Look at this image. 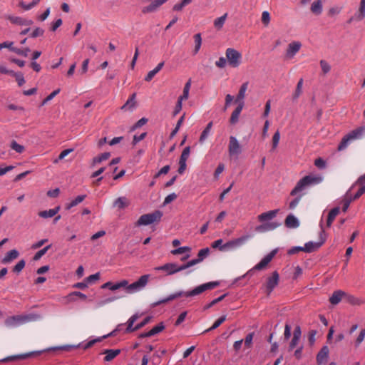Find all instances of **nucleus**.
Wrapping results in <instances>:
<instances>
[{"instance_id": "obj_1", "label": "nucleus", "mask_w": 365, "mask_h": 365, "mask_svg": "<svg viewBox=\"0 0 365 365\" xmlns=\"http://www.w3.org/2000/svg\"><path fill=\"white\" fill-rule=\"evenodd\" d=\"M150 278L149 274H144L141 276L138 280L129 284L128 281L123 279L116 283L107 282L101 286V289H108L111 291H115L120 288H124L128 294H133L142 290L148 284Z\"/></svg>"}, {"instance_id": "obj_2", "label": "nucleus", "mask_w": 365, "mask_h": 365, "mask_svg": "<svg viewBox=\"0 0 365 365\" xmlns=\"http://www.w3.org/2000/svg\"><path fill=\"white\" fill-rule=\"evenodd\" d=\"M219 284H220L219 282H210L207 283L200 284V285L195 287L193 289H192L190 291H187V292L180 291V292H175L174 294L169 295L168 297H166L165 299H163L160 301L155 302L153 304V306L155 307V306H158L161 304L167 303L170 301L174 300V299H175L180 297H182V296H185L187 297H194V296L200 294L207 290L212 289L215 288L216 287H217Z\"/></svg>"}, {"instance_id": "obj_3", "label": "nucleus", "mask_w": 365, "mask_h": 365, "mask_svg": "<svg viewBox=\"0 0 365 365\" xmlns=\"http://www.w3.org/2000/svg\"><path fill=\"white\" fill-rule=\"evenodd\" d=\"M323 180L324 178L321 175H306L297 182L294 188L291 191L290 195L292 196L297 195L307 187L321 183Z\"/></svg>"}, {"instance_id": "obj_4", "label": "nucleus", "mask_w": 365, "mask_h": 365, "mask_svg": "<svg viewBox=\"0 0 365 365\" xmlns=\"http://www.w3.org/2000/svg\"><path fill=\"white\" fill-rule=\"evenodd\" d=\"M364 135L365 126H360L352 130L343 137L338 145V150L341 151L345 150L352 141L361 139Z\"/></svg>"}, {"instance_id": "obj_5", "label": "nucleus", "mask_w": 365, "mask_h": 365, "mask_svg": "<svg viewBox=\"0 0 365 365\" xmlns=\"http://www.w3.org/2000/svg\"><path fill=\"white\" fill-rule=\"evenodd\" d=\"M162 216L163 212L160 210H155L152 213L143 215L135 222V226L148 225L155 222H158L160 220Z\"/></svg>"}, {"instance_id": "obj_6", "label": "nucleus", "mask_w": 365, "mask_h": 365, "mask_svg": "<svg viewBox=\"0 0 365 365\" xmlns=\"http://www.w3.org/2000/svg\"><path fill=\"white\" fill-rule=\"evenodd\" d=\"M251 235H245L238 238L233 239L225 243L220 247V251H228L237 249L242 246L250 238Z\"/></svg>"}, {"instance_id": "obj_7", "label": "nucleus", "mask_w": 365, "mask_h": 365, "mask_svg": "<svg viewBox=\"0 0 365 365\" xmlns=\"http://www.w3.org/2000/svg\"><path fill=\"white\" fill-rule=\"evenodd\" d=\"M227 63L232 68H237L242 62V54L237 50L228 48L225 51Z\"/></svg>"}, {"instance_id": "obj_8", "label": "nucleus", "mask_w": 365, "mask_h": 365, "mask_svg": "<svg viewBox=\"0 0 365 365\" xmlns=\"http://www.w3.org/2000/svg\"><path fill=\"white\" fill-rule=\"evenodd\" d=\"M185 269H187L185 264L179 266L176 263H166L163 265L155 267L154 271H163L165 272L166 275H172Z\"/></svg>"}, {"instance_id": "obj_9", "label": "nucleus", "mask_w": 365, "mask_h": 365, "mask_svg": "<svg viewBox=\"0 0 365 365\" xmlns=\"http://www.w3.org/2000/svg\"><path fill=\"white\" fill-rule=\"evenodd\" d=\"M140 317L138 314H135L133 316H131L129 319L128 320L126 324L127 327L125 329L126 333L133 332L134 331L138 330L141 328H143L144 326H145L151 319L150 317H145L140 323L137 324L134 327L133 324L138 320V319Z\"/></svg>"}, {"instance_id": "obj_10", "label": "nucleus", "mask_w": 365, "mask_h": 365, "mask_svg": "<svg viewBox=\"0 0 365 365\" xmlns=\"http://www.w3.org/2000/svg\"><path fill=\"white\" fill-rule=\"evenodd\" d=\"M228 152L230 157H238L242 153L241 145L235 136H230L229 138Z\"/></svg>"}, {"instance_id": "obj_11", "label": "nucleus", "mask_w": 365, "mask_h": 365, "mask_svg": "<svg viewBox=\"0 0 365 365\" xmlns=\"http://www.w3.org/2000/svg\"><path fill=\"white\" fill-rule=\"evenodd\" d=\"M279 281V275L277 271L273 272L272 275L267 277L264 287L268 295H269L273 289L278 285Z\"/></svg>"}, {"instance_id": "obj_12", "label": "nucleus", "mask_w": 365, "mask_h": 365, "mask_svg": "<svg viewBox=\"0 0 365 365\" xmlns=\"http://www.w3.org/2000/svg\"><path fill=\"white\" fill-rule=\"evenodd\" d=\"M210 254V249L208 247L201 249L197 254V258L191 259L185 263L187 268L194 266L204 260Z\"/></svg>"}, {"instance_id": "obj_13", "label": "nucleus", "mask_w": 365, "mask_h": 365, "mask_svg": "<svg viewBox=\"0 0 365 365\" xmlns=\"http://www.w3.org/2000/svg\"><path fill=\"white\" fill-rule=\"evenodd\" d=\"M365 17V0H361L359 4V7L358 11L352 16L349 20L348 23L351 24V22L360 21Z\"/></svg>"}, {"instance_id": "obj_14", "label": "nucleus", "mask_w": 365, "mask_h": 365, "mask_svg": "<svg viewBox=\"0 0 365 365\" xmlns=\"http://www.w3.org/2000/svg\"><path fill=\"white\" fill-rule=\"evenodd\" d=\"M276 253V250H272L270 253L264 257V258L252 268V270H262L264 269L271 262ZM250 271H252V269Z\"/></svg>"}, {"instance_id": "obj_15", "label": "nucleus", "mask_w": 365, "mask_h": 365, "mask_svg": "<svg viewBox=\"0 0 365 365\" xmlns=\"http://www.w3.org/2000/svg\"><path fill=\"white\" fill-rule=\"evenodd\" d=\"M4 324L6 327L9 328H13L16 327L20 325L24 324V320L22 318V315H14L11 317H7L5 321Z\"/></svg>"}, {"instance_id": "obj_16", "label": "nucleus", "mask_w": 365, "mask_h": 365, "mask_svg": "<svg viewBox=\"0 0 365 365\" xmlns=\"http://www.w3.org/2000/svg\"><path fill=\"white\" fill-rule=\"evenodd\" d=\"M279 223L275 222H262L261 225L255 227V230L259 233H263L269 231L274 230L279 227Z\"/></svg>"}, {"instance_id": "obj_17", "label": "nucleus", "mask_w": 365, "mask_h": 365, "mask_svg": "<svg viewBox=\"0 0 365 365\" xmlns=\"http://www.w3.org/2000/svg\"><path fill=\"white\" fill-rule=\"evenodd\" d=\"M279 223L275 222H262L261 225L255 227V230L259 233H263L269 231L274 230L279 227Z\"/></svg>"}, {"instance_id": "obj_18", "label": "nucleus", "mask_w": 365, "mask_h": 365, "mask_svg": "<svg viewBox=\"0 0 365 365\" xmlns=\"http://www.w3.org/2000/svg\"><path fill=\"white\" fill-rule=\"evenodd\" d=\"M329 349L327 346H324L317 355L316 359L318 365L324 364L329 358Z\"/></svg>"}, {"instance_id": "obj_19", "label": "nucleus", "mask_w": 365, "mask_h": 365, "mask_svg": "<svg viewBox=\"0 0 365 365\" xmlns=\"http://www.w3.org/2000/svg\"><path fill=\"white\" fill-rule=\"evenodd\" d=\"M278 212L279 210H273L263 212L257 216V220L260 222H270L269 221L277 216Z\"/></svg>"}, {"instance_id": "obj_20", "label": "nucleus", "mask_w": 365, "mask_h": 365, "mask_svg": "<svg viewBox=\"0 0 365 365\" xmlns=\"http://www.w3.org/2000/svg\"><path fill=\"white\" fill-rule=\"evenodd\" d=\"M301 46V43L298 41L290 43L287 49V56L289 58H292L299 51Z\"/></svg>"}, {"instance_id": "obj_21", "label": "nucleus", "mask_w": 365, "mask_h": 365, "mask_svg": "<svg viewBox=\"0 0 365 365\" xmlns=\"http://www.w3.org/2000/svg\"><path fill=\"white\" fill-rule=\"evenodd\" d=\"M244 107V102H241L238 103L237 107L235 109V110L232 112L230 122L231 124H236L239 120L240 115Z\"/></svg>"}, {"instance_id": "obj_22", "label": "nucleus", "mask_w": 365, "mask_h": 365, "mask_svg": "<svg viewBox=\"0 0 365 365\" xmlns=\"http://www.w3.org/2000/svg\"><path fill=\"white\" fill-rule=\"evenodd\" d=\"M19 256V252L16 250H11L9 251L4 257L1 259L3 264H9Z\"/></svg>"}, {"instance_id": "obj_23", "label": "nucleus", "mask_w": 365, "mask_h": 365, "mask_svg": "<svg viewBox=\"0 0 365 365\" xmlns=\"http://www.w3.org/2000/svg\"><path fill=\"white\" fill-rule=\"evenodd\" d=\"M324 242V240L318 242H309L304 245L303 247L304 252H312L317 250H318Z\"/></svg>"}, {"instance_id": "obj_24", "label": "nucleus", "mask_w": 365, "mask_h": 365, "mask_svg": "<svg viewBox=\"0 0 365 365\" xmlns=\"http://www.w3.org/2000/svg\"><path fill=\"white\" fill-rule=\"evenodd\" d=\"M135 97L136 94L133 93L127 100L125 103L121 107V110L132 111L136 106Z\"/></svg>"}, {"instance_id": "obj_25", "label": "nucleus", "mask_w": 365, "mask_h": 365, "mask_svg": "<svg viewBox=\"0 0 365 365\" xmlns=\"http://www.w3.org/2000/svg\"><path fill=\"white\" fill-rule=\"evenodd\" d=\"M249 82H245L243 83L239 90L238 94L236 97L235 102L236 103H241L244 102V98H245V93L248 88Z\"/></svg>"}, {"instance_id": "obj_26", "label": "nucleus", "mask_w": 365, "mask_h": 365, "mask_svg": "<svg viewBox=\"0 0 365 365\" xmlns=\"http://www.w3.org/2000/svg\"><path fill=\"white\" fill-rule=\"evenodd\" d=\"M346 293L341 290H337L334 292L332 295L329 298V302L331 304L336 305L339 304L342 297L345 296Z\"/></svg>"}, {"instance_id": "obj_27", "label": "nucleus", "mask_w": 365, "mask_h": 365, "mask_svg": "<svg viewBox=\"0 0 365 365\" xmlns=\"http://www.w3.org/2000/svg\"><path fill=\"white\" fill-rule=\"evenodd\" d=\"M285 225L289 228H297L299 227V222L293 215H289L285 219Z\"/></svg>"}, {"instance_id": "obj_28", "label": "nucleus", "mask_w": 365, "mask_h": 365, "mask_svg": "<svg viewBox=\"0 0 365 365\" xmlns=\"http://www.w3.org/2000/svg\"><path fill=\"white\" fill-rule=\"evenodd\" d=\"M339 211H340V209L339 207H336L329 211L328 217H327V227H331L334 219L339 215Z\"/></svg>"}, {"instance_id": "obj_29", "label": "nucleus", "mask_w": 365, "mask_h": 365, "mask_svg": "<svg viewBox=\"0 0 365 365\" xmlns=\"http://www.w3.org/2000/svg\"><path fill=\"white\" fill-rule=\"evenodd\" d=\"M120 353V349H106L103 354H106L104 360L106 361H110L115 358Z\"/></svg>"}, {"instance_id": "obj_30", "label": "nucleus", "mask_w": 365, "mask_h": 365, "mask_svg": "<svg viewBox=\"0 0 365 365\" xmlns=\"http://www.w3.org/2000/svg\"><path fill=\"white\" fill-rule=\"evenodd\" d=\"M59 210H60V207H56L53 209H50L48 210L41 211L38 212V215L43 218H50V217L55 216L58 213Z\"/></svg>"}, {"instance_id": "obj_31", "label": "nucleus", "mask_w": 365, "mask_h": 365, "mask_svg": "<svg viewBox=\"0 0 365 365\" xmlns=\"http://www.w3.org/2000/svg\"><path fill=\"white\" fill-rule=\"evenodd\" d=\"M163 66L164 62L159 63L154 69L148 72L145 78V81L148 82L150 81L163 68Z\"/></svg>"}, {"instance_id": "obj_32", "label": "nucleus", "mask_w": 365, "mask_h": 365, "mask_svg": "<svg viewBox=\"0 0 365 365\" xmlns=\"http://www.w3.org/2000/svg\"><path fill=\"white\" fill-rule=\"evenodd\" d=\"M21 315L24 320V324L29 322L38 321L41 318V315L36 313H30Z\"/></svg>"}, {"instance_id": "obj_33", "label": "nucleus", "mask_w": 365, "mask_h": 365, "mask_svg": "<svg viewBox=\"0 0 365 365\" xmlns=\"http://www.w3.org/2000/svg\"><path fill=\"white\" fill-rule=\"evenodd\" d=\"M129 205V202L125 197H119L114 202V206L117 207L118 209H124L128 207Z\"/></svg>"}, {"instance_id": "obj_34", "label": "nucleus", "mask_w": 365, "mask_h": 365, "mask_svg": "<svg viewBox=\"0 0 365 365\" xmlns=\"http://www.w3.org/2000/svg\"><path fill=\"white\" fill-rule=\"evenodd\" d=\"M212 127V122H210L202 132L199 141L202 143L210 135Z\"/></svg>"}, {"instance_id": "obj_35", "label": "nucleus", "mask_w": 365, "mask_h": 365, "mask_svg": "<svg viewBox=\"0 0 365 365\" xmlns=\"http://www.w3.org/2000/svg\"><path fill=\"white\" fill-rule=\"evenodd\" d=\"M41 0H33L30 4H26L25 2L21 1L19 3V6L21 7L25 11L31 10L32 8L36 6L39 4Z\"/></svg>"}, {"instance_id": "obj_36", "label": "nucleus", "mask_w": 365, "mask_h": 365, "mask_svg": "<svg viewBox=\"0 0 365 365\" xmlns=\"http://www.w3.org/2000/svg\"><path fill=\"white\" fill-rule=\"evenodd\" d=\"M86 197V195H81L77 196L74 200H73L70 203L67 204L66 208L67 210H70L71 207L76 206L81 202H83Z\"/></svg>"}, {"instance_id": "obj_37", "label": "nucleus", "mask_w": 365, "mask_h": 365, "mask_svg": "<svg viewBox=\"0 0 365 365\" xmlns=\"http://www.w3.org/2000/svg\"><path fill=\"white\" fill-rule=\"evenodd\" d=\"M311 11L315 14H320L322 11V1L320 0L314 1L311 6Z\"/></svg>"}, {"instance_id": "obj_38", "label": "nucleus", "mask_w": 365, "mask_h": 365, "mask_svg": "<svg viewBox=\"0 0 365 365\" xmlns=\"http://www.w3.org/2000/svg\"><path fill=\"white\" fill-rule=\"evenodd\" d=\"M227 14H225L223 16L219 17V18H217L215 19L214 21V26L217 29V30H220L221 29L224 24H225V22L227 19Z\"/></svg>"}, {"instance_id": "obj_39", "label": "nucleus", "mask_w": 365, "mask_h": 365, "mask_svg": "<svg viewBox=\"0 0 365 365\" xmlns=\"http://www.w3.org/2000/svg\"><path fill=\"white\" fill-rule=\"evenodd\" d=\"M226 320V315H223L222 317H220L219 319H217L215 322L214 324H212V326L211 327H210L209 329L205 330L203 331V333H207L208 331H210L212 330H214L215 329H217L218 327H220L225 321Z\"/></svg>"}, {"instance_id": "obj_40", "label": "nucleus", "mask_w": 365, "mask_h": 365, "mask_svg": "<svg viewBox=\"0 0 365 365\" xmlns=\"http://www.w3.org/2000/svg\"><path fill=\"white\" fill-rule=\"evenodd\" d=\"M191 86V80L190 79L185 85L183 88V93L182 95H181L179 98H180V101H185L187 100L189 97V91Z\"/></svg>"}, {"instance_id": "obj_41", "label": "nucleus", "mask_w": 365, "mask_h": 365, "mask_svg": "<svg viewBox=\"0 0 365 365\" xmlns=\"http://www.w3.org/2000/svg\"><path fill=\"white\" fill-rule=\"evenodd\" d=\"M31 355V353H28V354H24L11 356H9V357H6V358L2 359L1 361L7 362V361H14L15 359H25L28 358L29 356H30Z\"/></svg>"}, {"instance_id": "obj_42", "label": "nucleus", "mask_w": 365, "mask_h": 365, "mask_svg": "<svg viewBox=\"0 0 365 365\" xmlns=\"http://www.w3.org/2000/svg\"><path fill=\"white\" fill-rule=\"evenodd\" d=\"M194 41H195V49H194V54H197L198 51L200 49L201 45H202V38L200 34H196L194 36Z\"/></svg>"}, {"instance_id": "obj_43", "label": "nucleus", "mask_w": 365, "mask_h": 365, "mask_svg": "<svg viewBox=\"0 0 365 365\" xmlns=\"http://www.w3.org/2000/svg\"><path fill=\"white\" fill-rule=\"evenodd\" d=\"M302 86H303V79L301 78L297 83L295 92L293 95L294 99H297L300 96V95L302 93Z\"/></svg>"}, {"instance_id": "obj_44", "label": "nucleus", "mask_w": 365, "mask_h": 365, "mask_svg": "<svg viewBox=\"0 0 365 365\" xmlns=\"http://www.w3.org/2000/svg\"><path fill=\"white\" fill-rule=\"evenodd\" d=\"M6 19L9 20L11 23L17 25H22L23 18L20 16L8 15L6 16Z\"/></svg>"}, {"instance_id": "obj_45", "label": "nucleus", "mask_w": 365, "mask_h": 365, "mask_svg": "<svg viewBox=\"0 0 365 365\" xmlns=\"http://www.w3.org/2000/svg\"><path fill=\"white\" fill-rule=\"evenodd\" d=\"M164 329L165 326L163 325V323L161 322L150 330V335H151V336H154L162 331Z\"/></svg>"}, {"instance_id": "obj_46", "label": "nucleus", "mask_w": 365, "mask_h": 365, "mask_svg": "<svg viewBox=\"0 0 365 365\" xmlns=\"http://www.w3.org/2000/svg\"><path fill=\"white\" fill-rule=\"evenodd\" d=\"M51 245H49L45 247L44 248L40 250L39 251H38L35 254V255L34 257V260L39 259L42 256H43L46 253V252L51 248Z\"/></svg>"}, {"instance_id": "obj_47", "label": "nucleus", "mask_w": 365, "mask_h": 365, "mask_svg": "<svg viewBox=\"0 0 365 365\" xmlns=\"http://www.w3.org/2000/svg\"><path fill=\"white\" fill-rule=\"evenodd\" d=\"M364 338H365V329H363L361 330L359 334L358 335V336L356 337V339L355 340V342H354L355 347L359 346V345L364 341Z\"/></svg>"}, {"instance_id": "obj_48", "label": "nucleus", "mask_w": 365, "mask_h": 365, "mask_svg": "<svg viewBox=\"0 0 365 365\" xmlns=\"http://www.w3.org/2000/svg\"><path fill=\"white\" fill-rule=\"evenodd\" d=\"M26 262L24 259H21L13 267V272L15 273H19L24 268Z\"/></svg>"}, {"instance_id": "obj_49", "label": "nucleus", "mask_w": 365, "mask_h": 365, "mask_svg": "<svg viewBox=\"0 0 365 365\" xmlns=\"http://www.w3.org/2000/svg\"><path fill=\"white\" fill-rule=\"evenodd\" d=\"M11 148L18 153H22L24 151V147L21 145H19L15 140L11 142Z\"/></svg>"}, {"instance_id": "obj_50", "label": "nucleus", "mask_w": 365, "mask_h": 365, "mask_svg": "<svg viewBox=\"0 0 365 365\" xmlns=\"http://www.w3.org/2000/svg\"><path fill=\"white\" fill-rule=\"evenodd\" d=\"M184 118H185V115L181 116L180 118V119L178 120V123L176 124L175 128L173 129V130L170 133V137L171 138H173L177 134V133L178 132V130H179V129H180V126H181L183 120H184Z\"/></svg>"}, {"instance_id": "obj_51", "label": "nucleus", "mask_w": 365, "mask_h": 365, "mask_svg": "<svg viewBox=\"0 0 365 365\" xmlns=\"http://www.w3.org/2000/svg\"><path fill=\"white\" fill-rule=\"evenodd\" d=\"M158 9V7L153 1L150 5L147 6H145L143 9L142 11L144 14L152 13V12L155 11Z\"/></svg>"}, {"instance_id": "obj_52", "label": "nucleus", "mask_w": 365, "mask_h": 365, "mask_svg": "<svg viewBox=\"0 0 365 365\" xmlns=\"http://www.w3.org/2000/svg\"><path fill=\"white\" fill-rule=\"evenodd\" d=\"M190 148L189 146L185 147L182 152L180 160L186 162L187 158L190 156Z\"/></svg>"}, {"instance_id": "obj_53", "label": "nucleus", "mask_w": 365, "mask_h": 365, "mask_svg": "<svg viewBox=\"0 0 365 365\" xmlns=\"http://www.w3.org/2000/svg\"><path fill=\"white\" fill-rule=\"evenodd\" d=\"M12 76L15 77L19 86H21L24 84L25 80L22 73L14 72Z\"/></svg>"}, {"instance_id": "obj_54", "label": "nucleus", "mask_w": 365, "mask_h": 365, "mask_svg": "<svg viewBox=\"0 0 365 365\" xmlns=\"http://www.w3.org/2000/svg\"><path fill=\"white\" fill-rule=\"evenodd\" d=\"M320 66H321V68H322L324 74L328 73L331 70L330 65L325 60L320 61Z\"/></svg>"}, {"instance_id": "obj_55", "label": "nucleus", "mask_w": 365, "mask_h": 365, "mask_svg": "<svg viewBox=\"0 0 365 365\" xmlns=\"http://www.w3.org/2000/svg\"><path fill=\"white\" fill-rule=\"evenodd\" d=\"M12 51L18 55L26 57L28 56V53L30 52V49L29 48L21 49L15 47V48H12Z\"/></svg>"}, {"instance_id": "obj_56", "label": "nucleus", "mask_w": 365, "mask_h": 365, "mask_svg": "<svg viewBox=\"0 0 365 365\" xmlns=\"http://www.w3.org/2000/svg\"><path fill=\"white\" fill-rule=\"evenodd\" d=\"M190 247H180L178 249H175V250H173L171 251V253L174 255H180V254H182L185 252H190Z\"/></svg>"}, {"instance_id": "obj_57", "label": "nucleus", "mask_w": 365, "mask_h": 365, "mask_svg": "<svg viewBox=\"0 0 365 365\" xmlns=\"http://www.w3.org/2000/svg\"><path fill=\"white\" fill-rule=\"evenodd\" d=\"M253 336H254V333L253 332L250 333V334H248L246 336L244 342H245V346L247 348H251L252 347Z\"/></svg>"}, {"instance_id": "obj_58", "label": "nucleus", "mask_w": 365, "mask_h": 365, "mask_svg": "<svg viewBox=\"0 0 365 365\" xmlns=\"http://www.w3.org/2000/svg\"><path fill=\"white\" fill-rule=\"evenodd\" d=\"M262 22L263 24L267 26L269 25L270 22V15L269 13L267 11H264L262 14Z\"/></svg>"}, {"instance_id": "obj_59", "label": "nucleus", "mask_w": 365, "mask_h": 365, "mask_svg": "<svg viewBox=\"0 0 365 365\" xmlns=\"http://www.w3.org/2000/svg\"><path fill=\"white\" fill-rule=\"evenodd\" d=\"M314 165L319 169H324L327 166V163L324 159L318 158L314 160Z\"/></svg>"}, {"instance_id": "obj_60", "label": "nucleus", "mask_w": 365, "mask_h": 365, "mask_svg": "<svg viewBox=\"0 0 365 365\" xmlns=\"http://www.w3.org/2000/svg\"><path fill=\"white\" fill-rule=\"evenodd\" d=\"M60 92V89H56L53 91L51 93H50L42 102L41 105L43 106L47 103L48 101H51L57 94Z\"/></svg>"}, {"instance_id": "obj_61", "label": "nucleus", "mask_w": 365, "mask_h": 365, "mask_svg": "<svg viewBox=\"0 0 365 365\" xmlns=\"http://www.w3.org/2000/svg\"><path fill=\"white\" fill-rule=\"evenodd\" d=\"M279 139H280V133L277 130L275 132V133L274 134V135L272 137V149H275L277 147L279 142Z\"/></svg>"}, {"instance_id": "obj_62", "label": "nucleus", "mask_w": 365, "mask_h": 365, "mask_svg": "<svg viewBox=\"0 0 365 365\" xmlns=\"http://www.w3.org/2000/svg\"><path fill=\"white\" fill-rule=\"evenodd\" d=\"M73 151L72 149H66L63 150L60 155H58V158L56 160H54L53 163H57L59 160L63 159L66 156H67L70 153Z\"/></svg>"}, {"instance_id": "obj_63", "label": "nucleus", "mask_w": 365, "mask_h": 365, "mask_svg": "<svg viewBox=\"0 0 365 365\" xmlns=\"http://www.w3.org/2000/svg\"><path fill=\"white\" fill-rule=\"evenodd\" d=\"M227 59L224 57H220L219 59L215 62V66L219 68H224L227 65Z\"/></svg>"}, {"instance_id": "obj_64", "label": "nucleus", "mask_w": 365, "mask_h": 365, "mask_svg": "<svg viewBox=\"0 0 365 365\" xmlns=\"http://www.w3.org/2000/svg\"><path fill=\"white\" fill-rule=\"evenodd\" d=\"M43 34H44V30L43 29L36 27L31 33V36L32 38H36V37L43 36Z\"/></svg>"}]
</instances>
